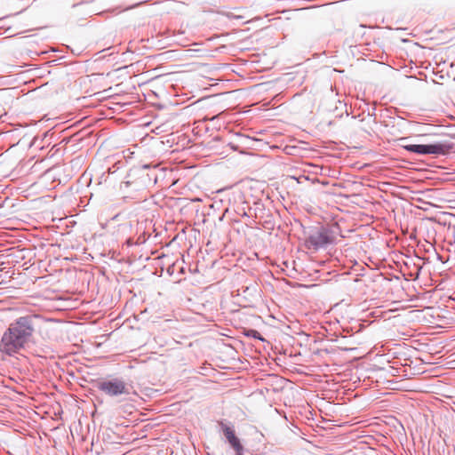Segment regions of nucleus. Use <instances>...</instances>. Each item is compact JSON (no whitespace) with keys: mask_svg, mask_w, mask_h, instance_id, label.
Listing matches in <instances>:
<instances>
[{"mask_svg":"<svg viewBox=\"0 0 455 455\" xmlns=\"http://www.w3.org/2000/svg\"><path fill=\"white\" fill-rule=\"evenodd\" d=\"M335 232L331 228L319 227L310 230L305 240L308 249L318 250L331 244L335 241Z\"/></svg>","mask_w":455,"mask_h":455,"instance_id":"f257e3e1","label":"nucleus"},{"mask_svg":"<svg viewBox=\"0 0 455 455\" xmlns=\"http://www.w3.org/2000/svg\"><path fill=\"white\" fill-rule=\"evenodd\" d=\"M97 387L105 395L116 397L119 395H129L132 394V387L125 383V381L119 378L111 379H103L97 383Z\"/></svg>","mask_w":455,"mask_h":455,"instance_id":"f03ea898","label":"nucleus"},{"mask_svg":"<svg viewBox=\"0 0 455 455\" xmlns=\"http://www.w3.org/2000/svg\"><path fill=\"white\" fill-rule=\"evenodd\" d=\"M26 345L27 343L9 327L2 337L0 350L12 355L24 348Z\"/></svg>","mask_w":455,"mask_h":455,"instance_id":"7ed1b4c3","label":"nucleus"},{"mask_svg":"<svg viewBox=\"0 0 455 455\" xmlns=\"http://www.w3.org/2000/svg\"><path fill=\"white\" fill-rule=\"evenodd\" d=\"M36 319V315L21 316L11 323L9 327L28 344L35 331Z\"/></svg>","mask_w":455,"mask_h":455,"instance_id":"20e7f679","label":"nucleus"},{"mask_svg":"<svg viewBox=\"0 0 455 455\" xmlns=\"http://www.w3.org/2000/svg\"><path fill=\"white\" fill-rule=\"evenodd\" d=\"M403 148L411 153L418 155H445L451 148V146L443 143L403 145Z\"/></svg>","mask_w":455,"mask_h":455,"instance_id":"39448f33","label":"nucleus"},{"mask_svg":"<svg viewBox=\"0 0 455 455\" xmlns=\"http://www.w3.org/2000/svg\"><path fill=\"white\" fill-rule=\"evenodd\" d=\"M221 426V429L223 431V434L230 444V446L234 449L236 455H243V446L242 445L239 438L235 435V430L224 424L223 422L220 423Z\"/></svg>","mask_w":455,"mask_h":455,"instance_id":"423d86ee","label":"nucleus"},{"mask_svg":"<svg viewBox=\"0 0 455 455\" xmlns=\"http://www.w3.org/2000/svg\"><path fill=\"white\" fill-rule=\"evenodd\" d=\"M246 335L249 337H252L254 339L264 340V339L261 337L260 333L256 330H249L247 331Z\"/></svg>","mask_w":455,"mask_h":455,"instance_id":"0eeeda50","label":"nucleus"},{"mask_svg":"<svg viewBox=\"0 0 455 455\" xmlns=\"http://www.w3.org/2000/svg\"><path fill=\"white\" fill-rule=\"evenodd\" d=\"M136 183H137V182H136V181H134V180H128L123 181V182L121 183V188H123V187L129 188L130 186H132V185H135Z\"/></svg>","mask_w":455,"mask_h":455,"instance_id":"6e6552de","label":"nucleus"},{"mask_svg":"<svg viewBox=\"0 0 455 455\" xmlns=\"http://www.w3.org/2000/svg\"><path fill=\"white\" fill-rule=\"evenodd\" d=\"M227 16H228V18H231V17L237 18V19L242 18L241 16H234L233 14H231V13H229V12H228V13H227Z\"/></svg>","mask_w":455,"mask_h":455,"instance_id":"1a4fd4ad","label":"nucleus"}]
</instances>
